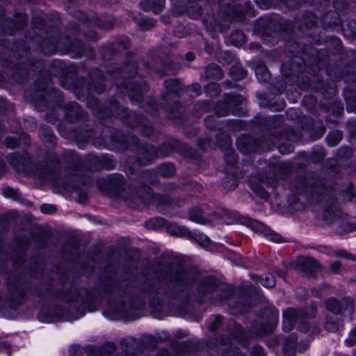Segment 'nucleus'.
<instances>
[{
  "mask_svg": "<svg viewBox=\"0 0 356 356\" xmlns=\"http://www.w3.org/2000/svg\"><path fill=\"white\" fill-rule=\"evenodd\" d=\"M149 23L150 24V26H153V24H154L153 22L151 21Z\"/></svg>",
  "mask_w": 356,
  "mask_h": 356,
  "instance_id": "nucleus-41",
  "label": "nucleus"
},
{
  "mask_svg": "<svg viewBox=\"0 0 356 356\" xmlns=\"http://www.w3.org/2000/svg\"><path fill=\"white\" fill-rule=\"evenodd\" d=\"M29 140V136L24 134L20 137V141H17L15 138H8L6 140V145L9 148H15L20 143H28Z\"/></svg>",
  "mask_w": 356,
  "mask_h": 356,
  "instance_id": "nucleus-8",
  "label": "nucleus"
},
{
  "mask_svg": "<svg viewBox=\"0 0 356 356\" xmlns=\"http://www.w3.org/2000/svg\"><path fill=\"white\" fill-rule=\"evenodd\" d=\"M154 7V13H159L164 7L165 0H152Z\"/></svg>",
  "mask_w": 356,
  "mask_h": 356,
  "instance_id": "nucleus-21",
  "label": "nucleus"
},
{
  "mask_svg": "<svg viewBox=\"0 0 356 356\" xmlns=\"http://www.w3.org/2000/svg\"><path fill=\"white\" fill-rule=\"evenodd\" d=\"M223 356H226L225 355H224Z\"/></svg>",
  "mask_w": 356,
  "mask_h": 356,
  "instance_id": "nucleus-47",
  "label": "nucleus"
},
{
  "mask_svg": "<svg viewBox=\"0 0 356 356\" xmlns=\"http://www.w3.org/2000/svg\"><path fill=\"white\" fill-rule=\"evenodd\" d=\"M47 134L48 135L49 137H51V136H52L51 131H50L49 130H47Z\"/></svg>",
  "mask_w": 356,
  "mask_h": 356,
  "instance_id": "nucleus-37",
  "label": "nucleus"
},
{
  "mask_svg": "<svg viewBox=\"0 0 356 356\" xmlns=\"http://www.w3.org/2000/svg\"><path fill=\"white\" fill-rule=\"evenodd\" d=\"M154 221H156L157 222H159L160 224L161 222V219H155V220H152L149 221L147 224V227L155 228L154 226H152V225H151Z\"/></svg>",
  "mask_w": 356,
  "mask_h": 356,
  "instance_id": "nucleus-33",
  "label": "nucleus"
},
{
  "mask_svg": "<svg viewBox=\"0 0 356 356\" xmlns=\"http://www.w3.org/2000/svg\"><path fill=\"white\" fill-rule=\"evenodd\" d=\"M341 264L339 261H335L330 264V270L333 273H337L341 268Z\"/></svg>",
  "mask_w": 356,
  "mask_h": 356,
  "instance_id": "nucleus-24",
  "label": "nucleus"
},
{
  "mask_svg": "<svg viewBox=\"0 0 356 356\" xmlns=\"http://www.w3.org/2000/svg\"><path fill=\"white\" fill-rule=\"evenodd\" d=\"M267 237L270 241L275 243H282L285 241L282 236L272 232H269L267 234Z\"/></svg>",
  "mask_w": 356,
  "mask_h": 356,
  "instance_id": "nucleus-19",
  "label": "nucleus"
},
{
  "mask_svg": "<svg viewBox=\"0 0 356 356\" xmlns=\"http://www.w3.org/2000/svg\"><path fill=\"white\" fill-rule=\"evenodd\" d=\"M343 31L346 37L355 38L356 36V31L355 30H351L350 33H348V30H346L345 27H343Z\"/></svg>",
  "mask_w": 356,
  "mask_h": 356,
  "instance_id": "nucleus-30",
  "label": "nucleus"
},
{
  "mask_svg": "<svg viewBox=\"0 0 356 356\" xmlns=\"http://www.w3.org/2000/svg\"><path fill=\"white\" fill-rule=\"evenodd\" d=\"M1 10V8H0V10Z\"/></svg>",
  "mask_w": 356,
  "mask_h": 356,
  "instance_id": "nucleus-46",
  "label": "nucleus"
},
{
  "mask_svg": "<svg viewBox=\"0 0 356 356\" xmlns=\"http://www.w3.org/2000/svg\"><path fill=\"white\" fill-rule=\"evenodd\" d=\"M337 255H338L339 257L348 258V259H353V260L355 259V258L353 255H351L349 253H348L347 252L343 251V250L338 251L337 252Z\"/></svg>",
  "mask_w": 356,
  "mask_h": 356,
  "instance_id": "nucleus-28",
  "label": "nucleus"
},
{
  "mask_svg": "<svg viewBox=\"0 0 356 356\" xmlns=\"http://www.w3.org/2000/svg\"><path fill=\"white\" fill-rule=\"evenodd\" d=\"M206 76L210 79H220L222 78V72L218 65L211 64L207 68Z\"/></svg>",
  "mask_w": 356,
  "mask_h": 356,
  "instance_id": "nucleus-4",
  "label": "nucleus"
},
{
  "mask_svg": "<svg viewBox=\"0 0 356 356\" xmlns=\"http://www.w3.org/2000/svg\"><path fill=\"white\" fill-rule=\"evenodd\" d=\"M186 59L189 61H191L194 59V55L192 53H187L186 54Z\"/></svg>",
  "mask_w": 356,
  "mask_h": 356,
  "instance_id": "nucleus-34",
  "label": "nucleus"
},
{
  "mask_svg": "<svg viewBox=\"0 0 356 356\" xmlns=\"http://www.w3.org/2000/svg\"><path fill=\"white\" fill-rule=\"evenodd\" d=\"M255 74L260 82H267L270 79V73L266 66H258L255 69Z\"/></svg>",
  "mask_w": 356,
  "mask_h": 356,
  "instance_id": "nucleus-6",
  "label": "nucleus"
},
{
  "mask_svg": "<svg viewBox=\"0 0 356 356\" xmlns=\"http://www.w3.org/2000/svg\"><path fill=\"white\" fill-rule=\"evenodd\" d=\"M152 153H154V154L155 153V150H154V148H152Z\"/></svg>",
  "mask_w": 356,
  "mask_h": 356,
  "instance_id": "nucleus-42",
  "label": "nucleus"
},
{
  "mask_svg": "<svg viewBox=\"0 0 356 356\" xmlns=\"http://www.w3.org/2000/svg\"><path fill=\"white\" fill-rule=\"evenodd\" d=\"M9 163L15 169H18L20 163V157L17 154H12L8 156Z\"/></svg>",
  "mask_w": 356,
  "mask_h": 356,
  "instance_id": "nucleus-18",
  "label": "nucleus"
},
{
  "mask_svg": "<svg viewBox=\"0 0 356 356\" xmlns=\"http://www.w3.org/2000/svg\"><path fill=\"white\" fill-rule=\"evenodd\" d=\"M345 302H346L348 305H350V307L353 306V300L350 298H347L345 300Z\"/></svg>",
  "mask_w": 356,
  "mask_h": 356,
  "instance_id": "nucleus-36",
  "label": "nucleus"
},
{
  "mask_svg": "<svg viewBox=\"0 0 356 356\" xmlns=\"http://www.w3.org/2000/svg\"><path fill=\"white\" fill-rule=\"evenodd\" d=\"M140 8L146 11L152 10L154 12L153 2L152 0H144L140 3Z\"/></svg>",
  "mask_w": 356,
  "mask_h": 356,
  "instance_id": "nucleus-20",
  "label": "nucleus"
},
{
  "mask_svg": "<svg viewBox=\"0 0 356 356\" xmlns=\"http://www.w3.org/2000/svg\"><path fill=\"white\" fill-rule=\"evenodd\" d=\"M324 217L327 218V216L326 214H325V215H324Z\"/></svg>",
  "mask_w": 356,
  "mask_h": 356,
  "instance_id": "nucleus-45",
  "label": "nucleus"
},
{
  "mask_svg": "<svg viewBox=\"0 0 356 356\" xmlns=\"http://www.w3.org/2000/svg\"><path fill=\"white\" fill-rule=\"evenodd\" d=\"M131 100H133V95H130Z\"/></svg>",
  "mask_w": 356,
  "mask_h": 356,
  "instance_id": "nucleus-43",
  "label": "nucleus"
},
{
  "mask_svg": "<svg viewBox=\"0 0 356 356\" xmlns=\"http://www.w3.org/2000/svg\"><path fill=\"white\" fill-rule=\"evenodd\" d=\"M356 225L350 222H343L339 225V232L340 234L348 233L355 229Z\"/></svg>",
  "mask_w": 356,
  "mask_h": 356,
  "instance_id": "nucleus-14",
  "label": "nucleus"
},
{
  "mask_svg": "<svg viewBox=\"0 0 356 356\" xmlns=\"http://www.w3.org/2000/svg\"><path fill=\"white\" fill-rule=\"evenodd\" d=\"M299 316V312L295 309H289L284 313L283 328L285 331L292 330Z\"/></svg>",
  "mask_w": 356,
  "mask_h": 356,
  "instance_id": "nucleus-2",
  "label": "nucleus"
},
{
  "mask_svg": "<svg viewBox=\"0 0 356 356\" xmlns=\"http://www.w3.org/2000/svg\"><path fill=\"white\" fill-rule=\"evenodd\" d=\"M209 88H211L216 92V95H218L219 93V88L215 84H211V85L207 86V87L206 88L207 92L208 91Z\"/></svg>",
  "mask_w": 356,
  "mask_h": 356,
  "instance_id": "nucleus-31",
  "label": "nucleus"
},
{
  "mask_svg": "<svg viewBox=\"0 0 356 356\" xmlns=\"http://www.w3.org/2000/svg\"><path fill=\"white\" fill-rule=\"evenodd\" d=\"M158 173L162 177H171L175 173V167L171 163L161 165L158 168Z\"/></svg>",
  "mask_w": 356,
  "mask_h": 356,
  "instance_id": "nucleus-7",
  "label": "nucleus"
},
{
  "mask_svg": "<svg viewBox=\"0 0 356 356\" xmlns=\"http://www.w3.org/2000/svg\"><path fill=\"white\" fill-rule=\"evenodd\" d=\"M175 83H176V81H175V80H172H172H168V81H165V86H166V87L168 88H169L170 90L175 91V90L173 88H170V87L171 85L172 86Z\"/></svg>",
  "mask_w": 356,
  "mask_h": 356,
  "instance_id": "nucleus-32",
  "label": "nucleus"
},
{
  "mask_svg": "<svg viewBox=\"0 0 356 356\" xmlns=\"http://www.w3.org/2000/svg\"><path fill=\"white\" fill-rule=\"evenodd\" d=\"M346 342L349 346L353 345L356 343V328L350 333L348 339H347Z\"/></svg>",
  "mask_w": 356,
  "mask_h": 356,
  "instance_id": "nucleus-25",
  "label": "nucleus"
},
{
  "mask_svg": "<svg viewBox=\"0 0 356 356\" xmlns=\"http://www.w3.org/2000/svg\"><path fill=\"white\" fill-rule=\"evenodd\" d=\"M2 193L5 197H10L15 200H18L19 197L18 191L10 187L3 188L2 189Z\"/></svg>",
  "mask_w": 356,
  "mask_h": 356,
  "instance_id": "nucleus-11",
  "label": "nucleus"
},
{
  "mask_svg": "<svg viewBox=\"0 0 356 356\" xmlns=\"http://www.w3.org/2000/svg\"><path fill=\"white\" fill-rule=\"evenodd\" d=\"M327 329L330 330L331 328L329 327V325H327Z\"/></svg>",
  "mask_w": 356,
  "mask_h": 356,
  "instance_id": "nucleus-44",
  "label": "nucleus"
},
{
  "mask_svg": "<svg viewBox=\"0 0 356 356\" xmlns=\"http://www.w3.org/2000/svg\"><path fill=\"white\" fill-rule=\"evenodd\" d=\"M278 275L280 276V277H284V272H280V273H278Z\"/></svg>",
  "mask_w": 356,
  "mask_h": 356,
  "instance_id": "nucleus-38",
  "label": "nucleus"
},
{
  "mask_svg": "<svg viewBox=\"0 0 356 356\" xmlns=\"http://www.w3.org/2000/svg\"><path fill=\"white\" fill-rule=\"evenodd\" d=\"M257 351L258 353H261V352H262V349H261V348H259V347H258V348H257Z\"/></svg>",
  "mask_w": 356,
  "mask_h": 356,
  "instance_id": "nucleus-39",
  "label": "nucleus"
},
{
  "mask_svg": "<svg viewBox=\"0 0 356 356\" xmlns=\"http://www.w3.org/2000/svg\"><path fill=\"white\" fill-rule=\"evenodd\" d=\"M231 40L233 44L238 46L244 42L245 36L242 32L236 31L232 34Z\"/></svg>",
  "mask_w": 356,
  "mask_h": 356,
  "instance_id": "nucleus-13",
  "label": "nucleus"
},
{
  "mask_svg": "<svg viewBox=\"0 0 356 356\" xmlns=\"http://www.w3.org/2000/svg\"><path fill=\"white\" fill-rule=\"evenodd\" d=\"M166 229L168 233L175 236H184L188 234V230L186 227L175 223L168 225Z\"/></svg>",
  "mask_w": 356,
  "mask_h": 356,
  "instance_id": "nucleus-5",
  "label": "nucleus"
},
{
  "mask_svg": "<svg viewBox=\"0 0 356 356\" xmlns=\"http://www.w3.org/2000/svg\"><path fill=\"white\" fill-rule=\"evenodd\" d=\"M193 88L195 90V91L199 94L200 91V86L198 85V84H196V85H194L193 86Z\"/></svg>",
  "mask_w": 356,
  "mask_h": 356,
  "instance_id": "nucleus-35",
  "label": "nucleus"
},
{
  "mask_svg": "<svg viewBox=\"0 0 356 356\" xmlns=\"http://www.w3.org/2000/svg\"><path fill=\"white\" fill-rule=\"evenodd\" d=\"M251 187L252 190L261 198L266 199L268 196L267 192L264 189L263 186L261 185H254L252 183L251 184Z\"/></svg>",
  "mask_w": 356,
  "mask_h": 356,
  "instance_id": "nucleus-16",
  "label": "nucleus"
},
{
  "mask_svg": "<svg viewBox=\"0 0 356 356\" xmlns=\"http://www.w3.org/2000/svg\"><path fill=\"white\" fill-rule=\"evenodd\" d=\"M275 325V323H271L269 325H268L266 328H265L261 333H259V335L271 332L273 330Z\"/></svg>",
  "mask_w": 356,
  "mask_h": 356,
  "instance_id": "nucleus-29",
  "label": "nucleus"
},
{
  "mask_svg": "<svg viewBox=\"0 0 356 356\" xmlns=\"http://www.w3.org/2000/svg\"><path fill=\"white\" fill-rule=\"evenodd\" d=\"M300 269L305 273H313L320 268L317 261L310 257H300L298 260Z\"/></svg>",
  "mask_w": 356,
  "mask_h": 356,
  "instance_id": "nucleus-1",
  "label": "nucleus"
},
{
  "mask_svg": "<svg viewBox=\"0 0 356 356\" xmlns=\"http://www.w3.org/2000/svg\"><path fill=\"white\" fill-rule=\"evenodd\" d=\"M221 322H222V317L219 316H216L215 318L214 323L209 326V330L211 331L214 330L216 328L217 325L220 324Z\"/></svg>",
  "mask_w": 356,
  "mask_h": 356,
  "instance_id": "nucleus-26",
  "label": "nucleus"
},
{
  "mask_svg": "<svg viewBox=\"0 0 356 356\" xmlns=\"http://www.w3.org/2000/svg\"><path fill=\"white\" fill-rule=\"evenodd\" d=\"M262 184H265V185L270 184V183H269V182H266V181H262Z\"/></svg>",
  "mask_w": 356,
  "mask_h": 356,
  "instance_id": "nucleus-40",
  "label": "nucleus"
},
{
  "mask_svg": "<svg viewBox=\"0 0 356 356\" xmlns=\"http://www.w3.org/2000/svg\"><path fill=\"white\" fill-rule=\"evenodd\" d=\"M231 76L236 80H241L245 77L246 72L241 67L234 66L230 70Z\"/></svg>",
  "mask_w": 356,
  "mask_h": 356,
  "instance_id": "nucleus-9",
  "label": "nucleus"
},
{
  "mask_svg": "<svg viewBox=\"0 0 356 356\" xmlns=\"http://www.w3.org/2000/svg\"><path fill=\"white\" fill-rule=\"evenodd\" d=\"M337 137V141H332L331 140V135H330L327 138V143L330 146H335L339 139L341 138V134L340 133L335 134Z\"/></svg>",
  "mask_w": 356,
  "mask_h": 356,
  "instance_id": "nucleus-27",
  "label": "nucleus"
},
{
  "mask_svg": "<svg viewBox=\"0 0 356 356\" xmlns=\"http://www.w3.org/2000/svg\"><path fill=\"white\" fill-rule=\"evenodd\" d=\"M184 277L185 273L184 272H179L175 275V279L172 282H174L175 284H180L181 282H182Z\"/></svg>",
  "mask_w": 356,
  "mask_h": 356,
  "instance_id": "nucleus-23",
  "label": "nucleus"
},
{
  "mask_svg": "<svg viewBox=\"0 0 356 356\" xmlns=\"http://www.w3.org/2000/svg\"><path fill=\"white\" fill-rule=\"evenodd\" d=\"M261 283L265 287H273L275 285V277L272 274H267L264 277H261Z\"/></svg>",
  "mask_w": 356,
  "mask_h": 356,
  "instance_id": "nucleus-15",
  "label": "nucleus"
},
{
  "mask_svg": "<svg viewBox=\"0 0 356 356\" xmlns=\"http://www.w3.org/2000/svg\"><path fill=\"white\" fill-rule=\"evenodd\" d=\"M195 240L201 246L207 247L210 244L209 238L204 234H197L195 237Z\"/></svg>",
  "mask_w": 356,
  "mask_h": 356,
  "instance_id": "nucleus-17",
  "label": "nucleus"
},
{
  "mask_svg": "<svg viewBox=\"0 0 356 356\" xmlns=\"http://www.w3.org/2000/svg\"><path fill=\"white\" fill-rule=\"evenodd\" d=\"M291 343L286 341L284 346V351L287 356H292L295 353L296 339L292 337Z\"/></svg>",
  "mask_w": 356,
  "mask_h": 356,
  "instance_id": "nucleus-12",
  "label": "nucleus"
},
{
  "mask_svg": "<svg viewBox=\"0 0 356 356\" xmlns=\"http://www.w3.org/2000/svg\"><path fill=\"white\" fill-rule=\"evenodd\" d=\"M326 307L327 308L334 314H338L341 310V306L339 303V302L334 298L329 299L326 302Z\"/></svg>",
  "mask_w": 356,
  "mask_h": 356,
  "instance_id": "nucleus-10",
  "label": "nucleus"
},
{
  "mask_svg": "<svg viewBox=\"0 0 356 356\" xmlns=\"http://www.w3.org/2000/svg\"><path fill=\"white\" fill-rule=\"evenodd\" d=\"M188 218L191 221L197 223L207 225L210 223L211 220L203 215L201 209L198 207L192 208L188 212Z\"/></svg>",
  "mask_w": 356,
  "mask_h": 356,
  "instance_id": "nucleus-3",
  "label": "nucleus"
},
{
  "mask_svg": "<svg viewBox=\"0 0 356 356\" xmlns=\"http://www.w3.org/2000/svg\"><path fill=\"white\" fill-rule=\"evenodd\" d=\"M40 210L44 213H53L56 211V208L51 204H43L40 207Z\"/></svg>",
  "mask_w": 356,
  "mask_h": 356,
  "instance_id": "nucleus-22",
  "label": "nucleus"
}]
</instances>
